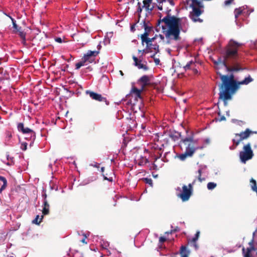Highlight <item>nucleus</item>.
Returning a JSON list of instances; mask_svg holds the SVG:
<instances>
[{
	"label": "nucleus",
	"mask_w": 257,
	"mask_h": 257,
	"mask_svg": "<svg viewBox=\"0 0 257 257\" xmlns=\"http://www.w3.org/2000/svg\"><path fill=\"white\" fill-rule=\"evenodd\" d=\"M86 62L81 59V61L78 63H77L75 64V68L76 69H79L81 66H84Z\"/></svg>",
	"instance_id": "obj_35"
},
{
	"label": "nucleus",
	"mask_w": 257,
	"mask_h": 257,
	"mask_svg": "<svg viewBox=\"0 0 257 257\" xmlns=\"http://www.w3.org/2000/svg\"><path fill=\"white\" fill-rule=\"evenodd\" d=\"M199 235L200 231H197L195 235V236L193 237L191 239L189 240L188 241V242L191 244L196 250L198 249V245L197 244L196 241L199 238Z\"/></svg>",
	"instance_id": "obj_18"
},
{
	"label": "nucleus",
	"mask_w": 257,
	"mask_h": 257,
	"mask_svg": "<svg viewBox=\"0 0 257 257\" xmlns=\"http://www.w3.org/2000/svg\"><path fill=\"white\" fill-rule=\"evenodd\" d=\"M143 180L144 181L145 183L149 184L151 186H153V181L151 179L145 178H143Z\"/></svg>",
	"instance_id": "obj_38"
},
{
	"label": "nucleus",
	"mask_w": 257,
	"mask_h": 257,
	"mask_svg": "<svg viewBox=\"0 0 257 257\" xmlns=\"http://www.w3.org/2000/svg\"><path fill=\"white\" fill-rule=\"evenodd\" d=\"M0 181H2L3 183V184L0 188V193H1L2 192L6 189L7 186V181L5 177L2 176H0Z\"/></svg>",
	"instance_id": "obj_27"
},
{
	"label": "nucleus",
	"mask_w": 257,
	"mask_h": 257,
	"mask_svg": "<svg viewBox=\"0 0 257 257\" xmlns=\"http://www.w3.org/2000/svg\"><path fill=\"white\" fill-rule=\"evenodd\" d=\"M169 136L173 141L175 142L178 141L181 138V134L180 133L176 131H173L170 132Z\"/></svg>",
	"instance_id": "obj_19"
},
{
	"label": "nucleus",
	"mask_w": 257,
	"mask_h": 257,
	"mask_svg": "<svg viewBox=\"0 0 257 257\" xmlns=\"http://www.w3.org/2000/svg\"><path fill=\"white\" fill-rule=\"evenodd\" d=\"M20 31H23L21 27H19L16 31H14V33H20Z\"/></svg>",
	"instance_id": "obj_51"
},
{
	"label": "nucleus",
	"mask_w": 257,
	"mask_h": 257,
	"mask_svg": "<svg viewBox=\"0 0 257 257\" xmlns=\"http://www.w3.org/2000/svg\"><path fill=\"white\" fill-rule=\"evenodd\" d=\"M101 46L100 44L98 45H97V49H98V50L97 51H99L100 50V48H101Z\"/></svg>",
	"instance_id": "obj_57"
},
{
	"label": "nucleus",
	"mask_w": 257,
	"mask_h": 257,
	"mask_svg": "<svg viewBox=\"0 0 257 257\" xmlns=\"http://www.w3.org/2000/svg\"><path fill=\"white\" fill-rule=\"evenodd\" d=\"M232 1L230 0H227L224 2V4L225 5L227 6L230 5Z\"/></svg>",
	"instance_id": "obj_50"
},
{
	"label": "nucleus",
	"mask_w": 257,
	"mask_h": 257,
	"mask_svg": "<svg viewBox=\"0 0 257 257\" xmlns=\"http://www.w3.org/2000/svg\"><path fill=\"white\" fill-rule=\"evenodd\" d=\"M154 62H155L156 65H158L160 64V61L159 58H156L154 59Z\"/></svg>",
	"instance_id": "obj_45"
},
{
	"label": "nucleus",
	"mask_w": 257,
	"mask_h": 257,
	"mask_svg": "<svg viewBox=\"0 0 257 257\" xmlns=\"http://www.w3.org/2000/svg\"><path fill=\"white\" fill-rule=\"evenodd\" d=\"M180 253L181 257H188L190 251L187 249L185 246H182L180 248Z\"/></svg>",
	"instance_id": "obj_24"
},
{
	"label": "nucleus",
	"mask_w": 257,
	"mask_h": 257,
	"mask_svg": "<svg viewBox=\"0 0 257 257\" xmlns=\"http://www.w3.org/2000/svg\"><path fill=\"white\" fill-rule=\"evenodd\" d=\"M49 207L50 206L48 204V201L47 200H44L42 210V213L43 215H48L49 213Z\"/></svg>",
	"instance_id": "obj_23"
},
{
	"label": "nucleus",
	"mask_w": 257,
	"mask_h": 257,
	"mask_svg": "<svg viewBox=\"0 0 257 257\" xmlns=\"http://www.w3.org/2000/svg\"><path fill=\"white\" fill-rule=\"evenodd\" d=\"M168 2H169V3L172 5V6H174V3L173 2V0H168Z\"/></svg>",
	"instance_id": "obj_55"
},
{
	"label": "nucleus",
	"mask_w": 257,
	"mask_h": 257,
	"mask_svg": "<svg viewBox=\"0 0 257 257\" xmlns=\"http://www.w3.org/2000/svg\"><path fill=\"white\" fill-rule=\"evenodd\" d=\"M22 39V43L25 45V46H26L27 45V43H26V37H25L24 38H22L21 39Z\"/></svg>",
	"instance_id": "obj_47"
},
{
	"label": "nucleus",
	"mask_w": 257,
	"mask_h": 257,
	"mask_svg": "<svg viewBox=\"0 0 257 257\" xmlns=\"http://www.w3.org/2000/svg\"><path fill=\"white\" fill-rule=\"evenodd\" d=\"M216 184L214 182H209L207 184V188L209 190H212L216 187Z\"/></svg>",
	"instance_id": "obj_36"
},
{
	"label": "nucleus",
	"mask_w": 257,
	"mask_h": 257,
	"mask_svg": "<svg viewBox=\"0 0 257 257\" xmlns=\"http://www.w3.org/2000/svg\"><path fill=\"white\" fill-rule=\"evenodd\" d=\"M217 73L219 75L221 80V83L220 85L219 98L225 102L231 99L232 95L238 89V82H237L234 80L233 74L228 76L222 75L219 72H217Z\"/></svg>",
	"instance_id": "obj_2"
},
{
	"label": "nucleus",
	"mask_w": 257,
	"mask_h": 257,
	"mask_svg": "<svg viewBox=\"0 0 257 257\" xmlns=\"http://www.w3.org/2000/svg\"><path fill=\"white\" fill-rule=\"evenodd\" d=\"M170 11L171 10H167V16L158 21V25L161 23H164L165 25L162 26V28L165 30L166 29V27H168V29L165 32L166 37L175 41H179L181 39L180 34L182 29L181 22L182 19L171 16L170 14Z\"/></svg>",
	"instance_id": "obj_1"
},
{
	"label": "nucleus",
	"mask_w": 257,
	"mask_h": 257,
	"mask_svg": "<svg viewBox=\"0 0 257 257\" xmlns=\"http://www.w3.org/2000/svg\"><path fill=\"white\" fill-rule=\"evenodd\" d=\"M131 95V94H127V95H126V97H129V96H130Z\"/></svg>",
	"instance_id": "obj_61"
},
{
	"label": "nucleus",
	"mask_w": 257,
	"mask_h": 257,
	"mask_svg": "<svg viewBox=\"0 0 257 257\" xmlns=\"http://www.w3.org/2000/svg\"><path fill=\"white\" fill-rule=\"evenodd\" d=\"M148 162V160L146 158L141 157L140 160L139 161L138 165L140 166H143L146 165Z\"/></svg>",
	"instance_id": "obj_31"
},
{
	"label": "nucleus",
	"mask_w": 257,
	"mask_h": 257,
	"mask_svg": "<svg viewBox=\"0 0 257 257\" xmlns=\"http://www.w3.org/2000/svg\"><path fill=\"white\" fill-rule=\"evenodd\" d=\"M225 120H226V118L224 115L221 116L218 119V120L219 121H224Z\"/></svg>",
	"instance_id": "obj_46"
},
{
	"label": "nucleus",
	"mask_w": 257,
	"mask_h": 257,
	"mask_svg": "<svg viewBox=\"0 0 257 257\" xmlns=\"http://www.w3.org/2000/svg\"><path fill=\"white\" fill-rule=\"evenodd\" d=\"M34 39H35V40H36V39H37V37H35L34 38Z\"/></svg>",
	"instance_id": "obj_64"
},
{
	"label": "nucleus",
	"mask_w": 257,
	"mask_h": 257,
	"mask_svg": "<svg viewBox=\"0 0 257 257\" xmlns=\"http://www.w3.org/2000/svg\"><path fill=\"white\" fill-rule=\"evenodd\" d=\"M99 54V51L89 50L86 54H84L82 59L85 62L91 63L94 60V58Z\"/></svg>",
	"instance_id": "obj_11"
},
{
	"label": "nucleus",
	"mask_w": 257,
	"mask_h": 257,
	"mask_svg": "<svg viewBox=\"0 0 257 257\" xmlns=\"http://www.w3.org/2000/svg\"><path fill=\"white\" fill-rule=\"evenodd\" d=\"M103 176L104 180H106L112 182L113 180V177H114V174L113 172H111L109 175L108 174H106L105 175H103Z\"/></svg>",
	"instance_id": "obj_28"
},
{
	"label": "nucleus",
	"mask_w": 257,
	"mask_h": 257,
	"mask_svg": "<svg viewBox=\"0 0 257 257\" xmlns=\"http://www.w3.org/2000/svg\"><path fill=\"white\" fill-rule=\"evenodd\" d=\"M253 153L251 148V144L248 143L243 147L242 151L239 152V158L241 162L245 163L246 162L252 158Z\"/></svg>",
	"instance_id": "obj_6"
},
{
	"label": "nucleus",
	"mask_w": 257,
	"mask_h": 257,
	"mask_svg": "<svg viewBox=\"0 0 257 257\" xmlns=\"http://www.w3.org/2000/svg\"><path fill=\"white\" fill-rule=\"evenodd\" d=\"M195 66V63L193 61H190L187 63V64L184 66V69L185 71L193 68Z\"/></svg>",
	"instance_id": "obj_29"
},
{
	"label": "nucleus",
	"mask_w": 257,
	"mask_h": 257,
	"mask_svg": "<svg viewBox=\"0 0 257 257\" xmlns=\"http://www.w3.org/2000/svg\"><path fill=\"white\" fill-rule=\"evenodd\" d=\"M242 44L230 40L225 48L223 57L228 61L230 60H236L238 58V48Z\"/></svg>",
	"instance_id": "obj_4"
},
{
	"label": "nucleus",
	"mask_w": 257,
	"mask_h": 257,
	"mask_svg": "<svg viewBox=\"0 0 257 257\" xmlns=\"http://www.w3.org/2000/svg\"><path fill=\"white\" fill-rule=\"evenodd\" d=\"M157 53H156V51H155V52L153 55H152L151 56V58H153V59H154L155 58H155V55H156V54H157Z\"/></svg>",
	"instance_id": "obj_56"
},
{
	"label": "nucleus",
	"mask_w": 257,
	"mask_h": 257,
	"mask_svg": "<svg viewBox=\"0 0 257 257\" xmlns=\"http://www.w3.org/2000/svg\"><path fill=\"white\" fill-rule=\"evenodd\" d=\"M196 174L198 175L197 178L200 182H202L205 181V178H203L201 177V174H202V169H199L197 171Z\"/></svg>",
	"instance_id": "obj_30"
},
{
	"label": "nucleus",
	"mask_w": 257,
	"mask_h": 257,
	"mask_svg": "<svg viewBox=\"0 0 257 257\" xmlns=\"http://www.w3.org/2000/svg\"><path fill=\"white\" fill-rule=\"evenodd\" d=\"M27 143H22L21 144V149L23 151H26L27 150Z\"/></svg>",
	"instance_id": "obj_40"
},
{
	"label": "nucleus",
	"mask_w": 257,
	"mask_h": 257,
	"mask_svg": "<svg viewBox=\"0 0 257 257\" xmlns=\"http://www.w3.org/2000/svg\"><path fill=\"white\" fill-rule=\"evenodd\" d=\"M227 61V59H225L224 57H223V59L219 57L217 59V61L214 62V63L217 66H218V68H219V66H220L221 67H225L226 69L228 66Z\"/></svg>",
	"instance_id": "obj_17"
},
{
	"label": "nucleus",
	"mask_w": 257,
	"mask_h": 257,
	"mask_svg": "<svg viewBox=\"0 0 257 257\" xmlns=\"http://www.w3.org/2000/svg\"><path fill=\"white\" fill-rule=\"evenodd\" d=\"M196 180H193L192 183H190L188 186L184 185L182 189L178 187L176 188V190L178 193H176L177 196L180 198L183 202H186L189 200L190 198L193 194V185L195 184Z\"/></svg>",
	"instance_id": "obj_5"
},
{
	"label": "nucleus",
	"mask_w": 257,
	"mask_h": 257,
	"mask_svg": "<svg viewBox=\"0 0 257 257\" xmlns=\"http://www.w3.org/2000/svg\"><path fill=\"white\" fill-rule=\"evenodd\" d=\"M138 52L139 53H142V55H143L144 54H147V53H151V52H147V51L143 52V50H138Z\"/></svg>",
	"instance_id": "obj_49"
},
{
	"label": "nucleus",
	"mask_w": 257,
	"mask_h": 257,
	"mask_svg": "<svg viewBox=\"0 0 257 257\" xmlns=\"http://www.w3.org/2000/svg\"><path fill=\"white\" fill-rule=\"evenodd\" d=\"M253 81V79L249 75L247 77L245 78L244 80L238 82V86L239 85H247Z\"/></svg>",
	"instance_id": "obj_26"
},
{
	"label": "nucleus",
	"mask_w": 257,
	"mask_h": 257,
	"mask_svg": "<svg viewBox=\"0 0 257 257\" xmlns=\"http://www.w3.org/2000/svg\"><path fill=\"white\" fill-rule=\"evenodd\" d=\"M104 167H101V171L102 172H104Z\"/></svg>",
	"instance_id": "obj_60"
},
{
	"label": "nucleus",
	"mask_w": 257,
	"mask_h": 257,
	"mask_svg": "<svg viewBox=\"0 0 257 257\" xmlns=\"http://www.w3.org/2000/svg\"><path fill=\"white\" fill-rule=\"evenodd\" d=\"M184 145L186 146V150L187 151H193V154L196 150L198 149V147H195L194 145L197 143V141L195 140L193 136L186 137L181 140Z\"/></svg>",
	"instance_id": "obj_8"
},
{
	"label": "nucleus",
	"mask_w": 257,
	"mask_h": 257,
	"mask_svg": "<svg viewBox=\"0 0 257 257\" xmlns=\"http://www.w3.org/2000/svg\"><path fill=\"white\" fill-rule=\"evenodd\" d=\"M236 147H237V146H236L235 144H234L233 143V145H232V146H231V147H230V149L231 150H234V149H235L236 148Z\"/></svg>",
	"instance_id": "obj_54"
},
{
	"label": "nucleus",
	"mask_w": 257,
	"mask_h": 257,
	"mask_svg": "<svg viewBox=\"0 0 257 257\" xmlns=\"http://www.w3.org/2000/svg\"><path fill=\"white\" fill-rule=\"evenodd\" d=\"M152 3V2H151V0H144L143 2L144 4L143 7L145 8L146 11L148 12L149 13L152 12L153 10V7H150V5Z\"/></svg>",
	"instance_id": "obj_22"
},
{
	"label": "nucleus",
	"mask_w": 257,
	"mask_h": 257,
	"mask_svg": "<svg viewBox=\"0 0 257 257\" xmlns=\"http://www.w3.org/2000/svg\"><path fill=\"white\" fill-rule=\"evenodd\" d=\"M193 155V151H186L184 153L181 154L179 156V158L181 161H184L187 157H191Z\"/></svg>",
	"instance_id": "obj_21"
},
{
	"label": "nucleus",
	"mask_w": 257,
	"mask_h": 257,
	"mask_svg": "<svg viewBox=\"0 0 257 257\" xmlns=\"http://www.w3.org/2000/svg\"><path fill=\"white\" fill-rule=\"evenodd\" d=\"M191 2L190 7L192 11L189 14L190 18L194 23H202L203 20L199 17L204 13L203 4L198 0H191Z\"/></svg>",
	"instance_id": "obj_3"
},
{
	"label": "nucleus",
	"mask_w": 257,
	"mask_h": 257,
	"mask_svg": "<svg viewBox=\"0 0 257 257\" xmlns=\"http://www.w3.org/2000/svg\"><path fill=\"white\" fill-rule=\"evenodd\" d=\"M55 41L59 43H61L62 42L61 38L60 37H57V38H55Z\"/></svg>",
	"instance_id": "obj_48"
},
{
	"label": "nucleus",
	"mask_w": 257,
	"mask_h": 257,
	"mask_svg": "<svg viewBox=\"0 0 257 257\" xmlns=\"http://www.w3.org/2000/svg\"><path fill=\"white\" fill-rule=\"evenodd\" d=\"M248 244L250 246L249 247H247L246 248V249H245L244 247H243L242 249V253H243L244 257H251V252L252 251L256 250V249L255 248V247L253 245V240L250 241L248 243Z\"/></svg>",
	"instance_id": "obj_15"
},
{
	"label": "nucleus",
	"mask_w": 257,
	"mask_h": 257,
	"mask_svg": "<svg viewBox=\"0 0 257 257\" xmlns=\"http://www.w3.org/2000/svg\"><path fill=\"white\" fill-rule=\"evenodd\" d=\"M242 11L240 8L235 9L234 10V15L235 19H237L238 16L242 14Z\"/></svg>",
	"instance_id": "obj_34"
},
{
	"label": "nucleus",
	"mask_w": 257,
	"mask_h": 257,
	"mask_svg": "<svg viewBox=\"0 0 257 257\" xmlns=\"http://www.w3.org/2000/svg\"><path fill=\"white\" fill-rule=\"evenodd\" d=\"M11 19L12 20V23H13V27L14 28V31H16L19 28V27L16 24V21L13 18H12L11 17H10Z\"/></svg>",
	"instance_id": "obj_37"
},
{
	"label": "nucleus",
	"mask_w": 257,
	"mask_h": 257,
	"mask_svg": "<svg viewBox=\"0 0 257 257\" xmlns=\"http://www.w3.org/2000/svg\"><path fill=\"white\" fill-rule=\"evenodd\" d=\"M134 29V26H132V27H131V30H133V29Z\"/></svg>",
	"instance_id": "obj_62"
},
{
	"label": "nucleus",
	"mask_w": 257,
	"mask_h": 257,
	"mask_svg": "<svg viewBox=\"0 0 257 257\" xmlns=\"http://www.w3.org/2000/svg\"><path fill=\"white\" fill-rule=\"evenodd\" d=\"M168 0H162L159 3V5H158V8L159 10H163V4L164 3H165L166 1H168Z\"/></svg>",
	"instance_id": "obj_39"
},
{
	"label": "nucleus",
	"mask_w": 257,
	"mask_h": 257,
	"mask_svg": "<svg viewBox=\"0 0 257 257\" xmlns=\"http://www.w3.org/2000/svg\"><path fill=\"white\" fill-rule=\"evenodd\" d=\"M158 38H159L160 39L159 42H163L164 40V36L161 34H159V35H158Z\"/></svg>",
	"instance_id": "obj_44"
},
{
	"label": "nucleus",
	"mask_w": 257,
	"mask_h": 257,
	"mask_svg": "<svg viewBox=\"0 0 257 257\" xmlns=\"http://www.w3.org/2000/svg\"><path fill=\"white\" fill-rule=\"evenodd\" d=\"M86 238V236H85L81 240V242L83 243L87 244V242H86V241H85Z\"/></svg>",
	"instance_id": "obj_52"
},
{
	"label": "nucleus",
	"mask_w": 257,
	"mask_h": 257,
	"mask_svg": "<svg viewBox=\"0 0 257 257\" xmlns=\"http://www.w3.org/2000/svg\"><path fill=\"white\" fill-rule=\"evenodd\" d=\"M166 238L165 237L161 236L159 238V241L160 243H163L165 241H166Z\"/></svg>",
	"instance_id": "obj_43"
},
{
	"label": "nucleus",
	"mask_w": 257,
	"mask_h": 257,
	"mask_svg": "<svg viewBox=\"0 0 257 257\" xmlns=\"http://www.w3.org/2000/svg\"><path fill=\"white\" fill-rule=\"evenodd\" d=\"M18 34L21 39L26 37V33L24 31H20V33H18Z\"/></svg>",
	"instance_id": "obj_42"
},
{
	"label": "nucleus",
	"mask_w": 257,
	"mask_h": 257,
	"mask_svg": "<svg viewBox=\"0 0 257 257\" xmlns=\"http://www.w3.org/2000/svg\"><path fill=\"white\" fill-rule=\"evenodd\" d=\"M144 89H142V87H141V89H139L137 88L134 87L132 88L131 93H134L135 94L136 97H139L141 98V92Z\"/></svg>",
	"instance_id": "obj_25"
},
{
	"label": "nucleus",
	"mask_w": 257,
	"mask_h": 257,
	"mask_svg": "<svg viewBox=\"0 0 257 257\" xmlns=\"http://www.w3.org/2000/svg\"><path fill=\"white\" fill-rule=\"evenodd\" d=\"M158 38V35H156L153 38H149L147 37L146 38V37H144V40L142 41V44L143 45H144V43L146 44V49L143 50V52L147 51V52H151V46L152 45V43L155 41V40Z\"/></svg>",
	"instance_id": "obj_12"
},
{
	"label": "nucleus",
	"mask_w": 257,
	"mask_h": 257,
	"mask_svg": "<svg viewBox=\"0 0 257 257\" xmlns=\"http://www.w3.org/2000/svg\"><path fill=\"white\" fill-rule=\"evenodd\" d=\"M17 128L19 132H21L23 134L26 135L30 136V140L31 141L30 145H31L36 139L35 132L28 127H25L23 123H18Z\"/></svg>",
	"instance_id": "obj_9"
},
{
	"label": "nucleus",
	"mask_w": 257,
	"mask_h": 257,
	"mask_svg": "<svg viewBox=\"0 0 257 257\" xmlns=\"http://www.w3.org/2000/svg\"><path fill=\"white\" fill-rule=\"evenodd\" d=\"M193 71H194V73H195V74H197L198 73V71L196 69H193Z\"/></svg>",
	"instance_id": "obj_59"
},
{
	"label": "nucleus",
	"mask_w": 257,
	"mask_h": 257,
	"mask_svg": "<svg viewBox=\"0 0 257 257\" xmlns=\"http://www.w3.org/2000/svg\"><path fill=\"white\" fill-rule=\"evenodd\" d=\"M253 133L249 128H246L244 132H241L238 134H235V139L232 140L233 143L236 146L239 145L240 143L244 140L247 139L251 134Z\"/></svg>",
	"instance_id": "obj_7"
},
{
	"label": "nucleus",
	"mask_w": 257,
	"mask_h": 257,
	"mask_svg": "<svg viewBox=\"0 0 257 257\" xmlns=\"http://www.w3.org/2000/svg\"><path fill=\"white\" fill-rule=\"evenodd\" d=\"M30 136L28 135V136H27V137H25V139H26V140H30V141H31V140H30Z\"/></svg>",
	"instance_id": "obj_58"
},
{
	"label": "nucleus",
	"mask_w": 257,
	"mask_h": 257,
	"mask_svg": "<svg viewBox=\"0 0 257 257\" xmlns=\"http://www.w3.org/2000/svg\"><path fill=\"white\" fill-rule=\"evenodd\" d=\"M43 218V215H41V218L39 219V215H38L36 216L35 219L33 220L32 222L36 224H39L42 221Z\"/></svg>",
	"instance_id": "obj_33"
},
{
	"label": "nucleus",
	"mask_w": 257,
	"mask_h": 257,
	"mask_svg": "<svg viewBox=\"0 0 257 257\" xmlns=\"http://www.w3.org/2000/svg\"><path fill=\"white\" fill-rule=\"evenodd\" d=\"M151 53L153 51V50H154L155 51H156V53L159 52V45L157 43L153 44L151 46Z\"/></svg>",
	"instance_id": "obj_32"
},
{
	"label": "nucleus",
	"mask_w": 257,
	"mask_h": 257,
	"mask_svg": "<svg viewBox=\"0 0 257 257\" xmlns=\"http://www.w3.org/2000/svg\"><path fill=\"white\" fill-rule=\"evenodd\" d=\"M141 56L138 59L136 56L133 55L132 58L134 61V65L136 66L138 69H142L145 71H147L149 69V67L144 64L142 63Z\"/></svg>",
	"instance_id": "obj_14"
},
{
	"label": "nucleus",
	"mask_w": 257,
	"mask_h": 257,
	"mask_svg": "<svg viewBox=\"0 0 257 257\" xmlns=\"http://www.w3.org/2000/svg\"><path fill=\"white\" fill-rule=\"evenodd\" d=\"M152 77V76L145 75L139 79L138 82L141 84L142 89H145L146 86L150 85V81Z\"/></svg>",
	"instance_id": "obj_13"
},
{
	"label": "nucleus",
	"mask_w": 257,
	"mask_h": 257,
	"mask_svg": "<svg viewBox=\"0 0 257 257\" xmlns=\"http://www.w3.org/2000/svg\"><path fill=\"white\" fill-rule=\"evenodd\" d=\"M42 196L44 198V201L45 200H47L46 199L47 194H46V192H44V194H43Z\"/></svg>",
	"instance_id": "obj_53"
},
{
	"label": "nucleus",
	"mask_w": 257,
	"mask_h": 257,
	"mask_svg": "<svg viewBox=\"0 0 257 257\" xmlns=\"http://www.w3.org/2000/svg\"><path fill=\"white\" fill-rule=\"evenodd\" d=\"M243 69V68L240 67V65L238 63H236L232 67H230L228 65L226 68V71L227 72H237Z\"/></svg>",
	"instance_id": "obj_20"
},
{
	"label": "nucleus",
	"mask_w": 257,
	"mask_h": 257,
	"mask_svg": "<svg viewBox=\"0 0 257 257\" xmlns=\"http://www.w3.org/2000/svg\"><path fill=\"white\" fill-rule=\"evenodd\" d=\"M120 74H121V75H123V73H122V71H120Z\"/></svg>",
	"instance_id": "obj_63"
},
{
	"label": "nucleus",
	"mask_w": 257,
	"mask_h": 257,
	"mask_svg": "<svg viewBox=\"0 0 257 257\" xmlns=\"http://www.w3.org/2000/svg\"><path fill=\"white\" fill-rule=\"evenodd\" d=\"M144 28L145 32L140 36L141 41L144 40V37H146V38L149 37L150 32L153 31V27L148 26L145 22H144Z\"/></svg>",
	"instance_id": "obj_16"
},
{
	"label": "nucleus",
	"mask_w": 257,
	"mask_h": 257,
	"mask_svg": "<svg viewBox=\"0 0 257 257\" xmlns=\"http://www.w3.org/2000/svg\"><path fill=\"white\" fill-rule=\"evenodd\" d=\"M141 4L140 2H138V9H137V12L139 13V15H140V14L142 12V11H143V9L141 7Z\"/></svg>",
	"instance_id": "obj_41"
},
{
	"label": "nucleus",
	"mask_w": 257,
	"mask_h": 257,
	"mask_svg": "<svg viewBox=\"0 0 257 257\" xmlns=\"http://www.w3.org/2000/svg\"><path fill=\"white\" fill-rule=\"evenodd\" d=\"M85 93L89 95L90 97L95 101L99 102H104L106 105L109 104V102L107 101L106 97H103L101 94L94 92L90 90L85 91Z\"/></svg>",
	"instance_id": "obj_10"
}]
</instances>
